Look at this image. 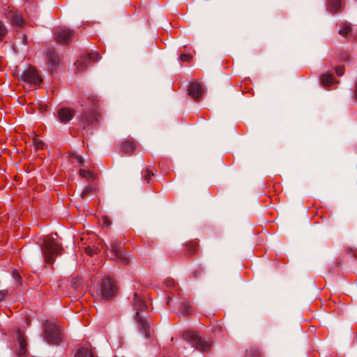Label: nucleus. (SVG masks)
<instances>
[{"instance_id":"obj_1","label":"nucleus","mask_w":357,"mask_h":357,"mask_svg":"<svg viewBox=\"0 0 357 357\" xmlns=\"http://www.w3.org/2000/svg\"><path fill=\"white\" fill-rule=\"evenodd\" d=\"M84 107L89 109V111L84 112L80 116L79 125L83 128L96 123L100 115L98 112V100L96 96L93 95L89 96L87 98V102L84 104Z\"/></svg>"},{"instance_id":"obj_38","label":"nucleus","mask_w":357,"mask_h":357,"mask_svg":"<svg viewBox=\"0 0 357 357\" xmlns=\"http://www.w3.org/2000/svg\"><path fill=\"white\" fill-rule=\"evenodd\" d=\"M169 301H170V298H169V297H168L167 299V305H169Z\"/></svg>"},{"instance_id":"obj_17","label":"nucleus","mask_w":357,"mask_h":357,"mask_svg":"<svg viewBox=\"0 0 357 357\" xmlns=\"http://www.w3.org/2000/svg\"><path fill=\"white\" fill-rule=\"evenodd\" d=\"M344 5L343 0H329L328 10L335 13L339 12Z\"/></svg>"},{"instance_id":"obj_37","label":"nucleus","mask_w":357,"mask_h":357,"mask_svg":"<svg viewBox=\"0 0 357 357\" xmlns=\"http://www.w3.org/2000/svg\"><path fill=\"white\" fill-rule=\"evenodd\" d=\"M259 355V351H257L256 354H253L252 356L255 357H257Z\"/></svg>"},{"instance_id":"obj_28","label":"nucleus","mask_w":357,"mask_h":357,"mask_svg":"<svg viewBox=\"0 0 357 357\" xmlns=\"http://www.w3.org/2000/svg\"><path fill=\"white\" fill-rule=\"evenodd\" d=\"M145 172L146 174L144 175V179L147 181V183H149L152 179V177L154 176V174L151 169H146Z\"/></svg>"},{"instance_id":"obj_13","label":"nucleus","mask_w":357,"mask_h":357,"mask_svg":"<svg viewBox=\"0 0 357 357\" xmlns=\"http://www.w3.org/2000/svg\"><path fill=\"white\" fill-rule=\"evenodd\" d=\"M137 148V143L132 139H127L121 144V151L126 155L132 154Z\"/></svg>"},{"instance_id":"obj_20","label":"nucleus","mask_w":357,"mask_h":357,"mask_svg":"<svg viewBox=\"0 0 357 357\" xmlns=\"http://www.w3.org/2000/svg\"><path fill=\"white\" fill-rule=\"evenodd\" d=\"M179 311L181 314L188 316L192 313L193 309L188 302H183L181 305Z\"/></svg>"},{"instance_id":"obj_35","label":"nucleus","mask_w":357,"mask_h":357,"mask_svg":"<svg viewBox=\"0 0 357 357\" xmlns=\"http://www.w3.org/2000/svg\"><path fill=\"white\" fill-rule=\"evenodd\" d=\"M110 224H111V222H110L109 219H107L106 218L103 219V225H104V226L109 227L110 225Z\"/></svg>"},{"instance_id":"obj_15","label":"nucleus","mask_w":357,"mask_h":357,"mask_svg":"<svg viewBox=\"0 0 357 357\" xmlns=\"http://www.w3.org/2000/svg\"><path fill=\"white\" fill-rule=\"evenodd\" d=\"M47 59L50 70L53 71L59 65L58 55L54 52L48 50L47 52Z\"/></svg>"},{"instance_id":"obj_26","label":"nucleus","mask_w":357,"mask_h":357,"mask_svg":"<svg viewBox=\"0 0 357 357\" xmlns=\"http://www.w3.org/2000/svg\"><path fill=\"white\" fill-rule=\"evenodd\" d=\"M7 33V29L2 22L0 21V41H2Z\"/></svg>"},{"instance_id":"obj_22","label":"nucleus","mask_w":357,"mask_h":357,"mask_svg":"<svg viewBox=\"0 0 357 357\" xmlns=\"http://www.w3.org/2000/svg\"><path fill=\"white\" fill-rule=\"evenodd\" d=\"M188 250L190 255H192L196 252L198 249V243L195 241H190L186 244Z\"/></svg>"},{"instance_id":"obj_30","label":"nucleus","mask_w":357,"mask_h":357,"mask_svg":"<svg viewBox=\"0 0 357 357\" xmlns=\"http://www.w3.org/2000/svg\"><path fill=\"white\" fill-rule=\"evenodd\" d=\"M33 143H34V146L37 149H41L43 148L44 146V143L43 142L38 139H34V141H33Z\"/></svg>"},{"instance_id":"obj_6","label":"nucleus","mask_w":357,"mask_h":357,"mask_svg":"<svg viewBox=\"0 0 357 357\" xmlns=\"http://www.w3.org/2000/svg\"><path fill=\"white\" fill-rule=\"evenodd\" d=\"M45 340L50 344H59L62 335L60 328L52 324H46L45 326Z\"/></svg>"},{"instance_id":"obj_39","label":"nucleus","mask_w":357,"mask_h":357,"mask_svg":"<svg viewBox=\"0 0 357 357\" xmlns=\"http://www.w3.org/2000/svg\"><path fill=\"white\" fill-rule=\"evenodd\" d=\"M197 275H198V273H197V272H195V273H194V276H195V278H197Z\"/></svg>"},{"instance_id":"obj_11","label":"nucleus","mask_w":357,"mask_h":357,"mask_svg":"<svg viewBox=\"0 0 357 357\" xmlns=\"http://www.w3.org/2000/svg\"><path fill=\"white\" fill-rule=\"evenodd\" d=\"M6 16L14 26L20 27L24 22L22 15L18 10L10 9L6 11Z\"/></svg>"},{"instance_id":"obj_21","label":"nucleus","mask_w":357,"mask_h":357,"mask_svg":"<svg viewBox=\"0 0 357 357\" xmlns=\"http://www.w3.org/2000/svg\"><path fill=\"white\" fill-rule=\"evenodd\" d=\"M333 77L328 73H324L321 76V82L325 86H330L333 83Z\"/></svg>"},{"instance_id":"obj_8","label":"nucleus","mask_w":357,"mask_h":357,"mask_svg":"<svg viewBox=\"0 0 357 357\" xmlns=\"http://www.w3.org/2000/svg\"><path fill=\"white\" fill-rule=\"evenodd\" d=\"M23 81L31 86L39 85L43 79L39 76L36 69L33 67H29L22 74Z\"/></svg>"},{"instance_id":"obj_2","label":"nucleus","mask_w":357,"mask_h":357,"mask_svg":"<svg viewBox=\"0 0 357 357\" xmlns=\"http://www.w3.org/2000/svg\"><path fill=\"white\" fill-rule=\"evenodd\" d=\"M132 306L136 311L135 319L140 331L144 333L146 337H150L151 331L149 328L146 318L143 315V313L147 310L148 306L146 303L137 293L134 294Z\"/></svg>"},{"instance_id":"obj_5","label":"nucleus","mask_w":357,"mask_h":357,"mask_svg":"<svg viewBox=\"0 0 357 357\" xmlns=\"http://www.w3.org/2000/svg\"><path fill=\"white\" fill-rule=\"evenodd\" d=\"M184 338L186 341L190 342L192 345L200 351H208L211 347V344L202 339L195 331H188L184 334Z\"/></svg>"},{"instance_id":"obj_24","label":"nucleus","mask_w":357,"mask_h":357,"mask_svg":"<svg viewBox=\"0 0 357 357\" xmlns=\"http://www.w3.org/2000/svg\"><path fill=\"white\" fill-rule=\"evenodd\" d=\"M100 251V250L98 247L87 246L85 248V252L89 256L98 254Z\"/></svg>"},{"instance_id":"obj_18","label":"nucleus","mask_w":357,"mask_h":357,"mask_svg":"<svg viewBox=\"0 0 357 357\" xmlns=\"http://www.w3.org/2000/svg\"><path fill=\"white\" fill-rule=\"evenodd\" d=\"M75 357H95L91 347L82 346L77 351Z\"/></svg>"},{"instance_id":"obj_25","label":"nucleus","mask_w":357,"mask_h":357,"mask_svg":"<svg viewBox=\"0 0 357 357\" xmlns=\"http://www.w3.org/2000/svg\"><path fill=\"white\" fill-rule=\"evenodd\" d=\"M351 30V26L347 24H344L343 26L339 30V33L342 36H346L350 33Z\"/></svg>"},{"instance_id":"obj_31","label":"nucleus","mask_w":357,"mask_h":357,"mask_svg":"<svg viewBox=\"0 0 357 357\" xmlns=\"http://www.w3.org/2000/svg\"><path fill=\"white\" fill-rule=\"evenodd\" d=\"M335 72L338 76H341L344 73V68L343 66H337L335 68Z\"/></svg>"},{"instance_id":"obj_19","label":"nucleus","mask_w":357,"mask_h":357,"mask_svg":"<svg viewBox=\"0 0 357 357\" xmlns=\"http://www.w3.org/2000/svg\"><path fill=\"white\" fill-rule=\"evenodd\" d=\"M98 190V186L96 183H93L90 185L84 188V190L81 193V197L82 198H85L89 195L96 194Z\"/></svg>"},{"instance_id":"obj_9","label":"nucleus","mask_w":357,"mask_h":357,"mask_svg":"<svg viewBox=\"0 0 357 357\" xmlns=\"http://www.w3.org/2000/svg\"><path fill=\"white\" fill-rule=\"evenodd\" d=\"M54 35L57 43L68 45L74 37V31L66 27H58L55 30Z\"/></svg>"},{"instance_id":"obj_3","label":"nucleus","mask_w":357,"mask_h":357,"mask_svg":"<svg viewBox=\"0 0 357 357\" xmlns=\"http://www.w3.org/2000/svg\"><path fill=\"white\" fill-rule=\"evenodd\" d=\"M45 260L48 264H53L57 255L62 254L61 244L52 236H46L41 248Z\"/></svg>"},{"instance_id":"obj_32","label":"nucleus","mask_w":357,"mask_h":357,"mask_svg":"<svg viewBox=\"0 0 357 357\" xmlns=\"http://www.w3.org/2000/svg\"><path fill=\"white\" fill-rule=\"evenodd\" d=\"M8 294V291L6 290H0V302L3 299V298Z\"/></svg>"},{"instance_id":"obj_10","label":"nucleus","mask_w":357,"mask_h":357,"mask_svg":"<svg viewBox=\"0 0 357 357\" xmlns=\"http://www.w3.org/2000/svg\"><path fill=\"white\" fill-rule=\"evenodd\" d=\"M100 55L98 52H91L86 56L81 57L77 60L75 65L76 66L77 70L79 71L86 70L87 68V61H97L100 59Z\"/></svg>"},{"instance_id":"obj_27","label":"nucleus","mask_w":357,"mask_h":357,"mask_svg":"<svg viewBox=\"0 0 357 357\" xmlns=\"http://www.w3.org/2000/svg\"><path fill=\"white\" fill-rule=\"evenodd\" d=\"M192 60V56L188 54H181L180 55V61L181 62H190Z\"/></svg>"},{"instance_id":"obj_12","label":"nucleus","mask_w":357,"mask_h":357,"mask_svg":"<svg viewBox=\"0 0 357 357\" xmlns=\"http://www.w3.org/2000/svg\"><path fill=\"white\" fill-rule=\"evenodd\" d=\"M204 93V89L200 83L195 81L190 84L188 87V94L194 100H199Z\"/></svg>"},{"instance_id":"obj_34","label":"nucleus","mask_w":357,"mask_h":357,"mask_svg":"<svg viewBox=\"0 0 357 357\" xmlns=\"http://www.w3.org/2000/svg\"><path fill=\"white\" fill-rule=\"evenodd\" d=\"M166 285L169 287H174V282L172 280H167L166 282Z\"/></svg>"},{"instance_id":"obj_16","label":"nucleus","mask_w":357,"mask_h":357,"mask_svg":"<svg viewBox=\"0 0 357 357\" xmlns=\"http://www.w3.org/2000/svg\"><path fill=\"white\" fill-rule=\"evenodd\" d=\"M17 340H18V344H19V349L17 351V355L20 357L24 356L26 353V342L25 337L23 336V334H22L20 331L17 334Z\"/></svg>"},{"instance_id":"obj_4","label":"nucleus","mask_w":357,"mask_h":357,"mask_svg":"<svg viewBox=\"0 0 357 357\" xmlns=\"http://www.w3.org/2000/svg\"><path fill=\"white\" fill-rule=\"evenodd\" d=\"M116 283L110 277L105 276L98 282L97 294L100 298H111L116 295Z\"/></svg>"},{"instance_id":"obj_36","label":"nucleus","mask_w":357,"mask_h":357,"mask_svg":"<svg viewBox=\"0 0 357 357\" xmlns=\"http://www.w3.org/2000/svg\"><path fill=\"white\" fill-rule=\"evenodd\" d=\"M354 96H355V98L357 100V82L356 84V89L354 91Z\"/></svg>"},{"instance_id":"obj_23","label":"nucleus","mask_w":357,"mask_h":357,"mask_svg":"<svg viewBox=\"0 0 357 357\" xmlns=\"http://www.w3.org/2000/svg\"><path fill=\"white\" fill-rule=\"evenodd\" d=\"M79 175L82 177V178H91V179H96V176L91 171H89V170H84V169H80L79 170Z\"/></svg>"},{"instance_id":"obj_29","label":"nucleus","mask_w":357,"mask_h":357,"mask_svg":"<svg viewBox=\"0 0 357 357\" xmlns=\"http://www.w3.org/2000/svg\"><path fill=\"white\" fill-rule=\"evenodd\" d=\"M71 160L73 162H77L79 165H82L83 164V158L79 155H73L71 158Z\"/></svg>"},{"instance_id":"obj_7","label":"nucleus","mask_w":357,"mask_h":357,"mask_svg":"<svg viewBox=\"0 0 357 357\" xmlns=\"http://www.w3.org/2000/svg\"><path fill=\"white\" fill-rule=\"evenodd\" d=\"M111 250L114 254L113 259L121 264H128L130 261V255L122 250L121 243L114 242L111 245Z\"/></svg>"},{"instance_id":"obj_14","label":"nucleus","mask_w":357,"mask_h":357,"mask_svg":"<svg viewBox=\"0 0 357 357\" xmlns=\"http://www.w3.org/2000/svg\"><path fill=\"white\" fill-rule=\"evenodd\" d=\"M75 111L69 108H62L58 111L57 117L63 123H67L73 117Z\"/></svg>"},{"instance_id":"obj_33","label":"nucleus","mask_w":357,"mask_h":357,"mask_svg":"<svg viewBox=\"0 0 357 357\" xmlns=\"http://www.w3.org/2000/svg\"><path fill=\"white\" fill-rule=\"evenodd\" d=\"M13 276L17 282H19L21 280L20 275L15 271L13 272Z\"/></svg>"}]
</instances>
